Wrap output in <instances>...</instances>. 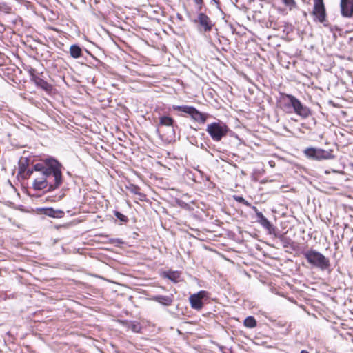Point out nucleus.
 Listing matches in <instances>:
<instances>
[{
    "label": "nucleus",
    "mask_w": 353,
    "mask_h": 353,
    "mask_svg": "<svg viewBox=\"0 0 353 353\" xmlns=\"http://www.w3.org/2000/svg\"><path fill=\"white\" fill-rule=\"evenodd\" d=\"M36 176L32 188L36 190L58 188L62 183L61 163L54 159H48L34 165Z\"/></svg>",
    "instance_id": "obj_1"
},
{
    "label": "nucleus",
    "mask_w": 353,
    "mask_h": 353,
    "mask_svg": "<svg viewBox=\"0 0 353 353\" xmlns=\"http://www.w3.org/2000/svg\"><path fill=\"white\" fill-rule=\"evenodd\" d=\"M279 103L283 110L288 113L294 112L303 119L312 114L311 110L292 94L281 93Z\"/></svg>",
    "instance_id": "obj_2"
},
{
    "label": "nucleus",
    "mask_w": 353,
    "mask_h": 353,
    "mask_svg": "<svg viewBox=\"0 0 353 353\" xmlns=\"http://www.w3.org/2000/svg\"><path fill=\"white\" fill-rule=\"evenodd\" d=\"M307 263L321 270H325L330 267L328 258L315 250H308L302 252Z\"/></svg>",
    "instance_id": "obj_3"
},
{
    "label": "nucleus",
    "mask_w": 353,
    "mask_h": 353,
    "mask_svg": "<svg viewBox=\"0 0 353 353\" xmlns=\"http://www.w3.org/2000/svg\"><path fill=\"white\" fill-rule=\"evenodd\" d=\"M230 131L229 127L223 122L219 121L207 125L206 132L214 141L219 142L225 137Z\"/></svg>",
    "instance_id": "obj_4"
},
{
    "label": "nucleus",
    "mask_w": 353,
    "mask_h": 353,
    "mask_svg": "<svg viewBox=\"0 0 353 353\" xmlns=\"http://www.w3.org/2000/svg\"><path fill=\"white\" fill-rule=\"evenodd\" d=\"M172 109L189 114L192 120L202 124L206 122L208 117V114L199 111L193 106L174 105H172Z\"/></svg>",
    "instance_id": "obj_5"
},
{
    "label": "nucleus",
    "mask_w": 353,
    "mask_h": 353,
    "mask_svg": "<svg viewBox=\"0 0 353 353\" xmlns=\"http://www.w3.org/2000/svg\"><path fill=\"white\" fill-rule=\"evenodd\" d=\"M210 292L206 290H200L197 293L189 296V303L192 309L201 311L205 302L210 299Z\"/></svg>",
    "instance_id": "obj_6"
},
{
    "label": "nucleus",
    "mask_w": 353,
    "mask_h": 353,
    "mask_svg": "<svg viewBox=\"0 0 353 353\" xmlns=\"http://www.w3.org/2000/svg\"><path fill=\"white\" fill-rule=\"evenodd\" d=\"M28 72L30 77V80L34 83L36 86L48 93L52 92L53 86L42 78V73L39 74L36 69L31 67L28 70Z\"/></svg>",
    "instance_id": "obj_7"
},
{
    "label": "nucleus",
    "mask_w": 353,
    "mask_h": 353,
    "mask_svg": "<svg viewBox=\"0 0 353 353\" xmlns=\"http://www.w3.org/2000/svg\"><path fill=\"white\" fill-rule=\"evenodd\" d=\"M303 153L307 158L314 160L329 159L334 157L332 151L312 147L305 149Z\"/></svg>",
    "instance_id": "obj_8"
},
{
    "label": "nucleus",
    "mask_w": 353,
    "mask_h": 353,
    "mask_svg": "<svg viewBox=\"0 0 353 353\" xmlns=\"http://www.w3.org/2000/svg\"><path fill=\"white\" fill-rule=\"evenodd\" d=\"M314 6L312 15L314 21L319 23H324L326 21L327 13L323 0H313Z\"/></svg>",
    "instance_id": "obj_9"
},
{
    "label": "nucleus",
    "mask_w": 353,
    "mask_h": 353,
    "mask_svg": "<svg viewBox=\"0 0 353 353\" xmlns=\"http://www.w3.org/2000/svg\"><path fill=\"white\" fill-rule=\"evenodd\" d=\"M197 21L199 25L203 28L205 32H209L212 30L213 23L208 16L204 13H199L198 15Z\"/></svg>",
    "instance_id": "obj_10"
},
{
    "label": "nucleus",
    "mask_w": 353,
    "mask_h": 353,
    "mask_svg": "<svg viewBox=\"0 0 353 353\" xmlns=\"http://www.w3.org/2000/svg\"><path fill=\"white\" fill-rule=\"evenodd\" d=\"M341 10L343 16H353V0H341Z\"/></svg>",
    "instance_id": "obj_11"
},
{
    "label": "nucleus",
    "mask_w": 353,
    "mask_h": 353,
    "mask_svg": "<svg viewBox=\"0 0 353 353\" xmlns=\"http://www.w3.org/2000/svg\"><path fill=\"white\" fill-rule=\"evenodd\" d=\"M257 217V222L261 224L265 230L268 231L269 234L274 232V228L272 223L263 216L262 212H256Z\"/></svg>",
    "instance_id": "obj_12"
},
{
    "label": "nucleus",
    "mask_w": 353,
    "mask_h": 353,
    "mask_svg": "<svg viewBox=\"0 0 353 353\" xmlns=\"http://www.w3.org/2000/svg\"><path fill=\"white\" fill-rule=\"evenodd\" d=\"M152 299L156 302H158L159 303L165 306L171 305L173 302L172 298L168 296L158 295L154 296Z\"/></svg>",
    "instance_id": "obj_13"
},
{
    "label": "nucleus",
    "mask_w": 353,
    "mask_h": 353,
    "mask_svg": "<svg viewBox=\"0 0 353 353\" xmlns=\"http://www.w3.org/2000/svg\"><path fill=\"white\" fill-rule=\"evenodd\" d=\"M70 54L74 59H78L82 57L83 52L81 48L77 44H73L70 47Z\"/></svg>",
    "instance_id": "obj_14"
},
{
    "label": "nucleus",
    "mask_w": 353,
    "mask_h": 353,
    "mask_svg": "<svg viewBox=\"0 0 353 353\" xmlns=\"http://www.w3.org/2000/svg\"><path fill=\"white\" fill-rule=\"evenodd\" d=\"M43 214L50 217L59 218L63 214V212L61 210H55L52 208H48L43 210Z\"/></svg>",
    "instance_id": "obj_15"
},
{
    "label": "nucleus",
    "mask_w": 353,
    "mask_h": 353,
    "mask_svg": "<svg viewBox=\"0 0 353 353\" xmlns=\"http://www.w3.org/2000/svg\"><path fill=\"white\" fill-rule=\"evenodd\" d=\"M174 120L168 116H163L159 118V125L163 126L171 127L173 126Z\"/></svg>",
    "instance_id": "obj_16"
},
{
    "label": "nucleus",
    "mask_w": 353,
    "mask_h": 353,
    "mask_svg": "<svg viewBox=\"0 0 353 353\" xmlns=\"http://www.w3.org/2000/svg\"><path fill=\"white\" fill-rule=\"evenodd\" d=\"M130 191L139 196V199L141 201H144L146 200V195L140 192V188L137 185H132L130 188Z\"/></svg>",
    "instance_id": "obj_17"
},
{
    "label": "nucleus",
    "mask_w": 353,
    "mask_h": 353,
    "mask_svg": "<svg viewBox=\"0 0 353 353\" xmlns=\"http://www.w3.org/2000/svg\"><path fill=\"white\" fill-rule=\"evenodd\" d=\"M163 275L165 277L169 279L170 280L174 282H177L180 276V274L178 272L171 270L164 272Z\"/></svg>",
    "instance_id": "obj_18"
},
{
    "label": "nucleus",
    "mask_w": 353,
    "mask_h": 353,
    "mask_svg": "<svg viewBox=\"0 0 353 353\" xmlns=\"http://www.w3.org/2000/svg\"><path fill=\"white\" fill-rule=\"evenodd\" d=\"M281 1L290 11L298 8L296 0H281Z\"/></svg>",
    "instance_id": "obj_19"
},
{
    "label": "nucleus",
    "mask_w": 353,
    "mask_h": 353,
    "mask_svg": "<svg viewBox=\"0 0 353 353\" xmlns=\"http://www.w3.org/2000/svg\"><path fill=\"white\" fill-rule=\"evenodd\" d=\"M244 325L248 328H254L256 326V321L253 316L245 318L243 322Z\"/></svg>",
    "instance_id": "obj_20"
},
{
    "label": "nucleus",
    "mask_w": 353,
    "mask_h": 353,
    "mask_svg": "<svg viewBox=\"0 0 353 353\" xmlns=\"http://www.w3.org/2000/svg\"><path fill=\"white\" fill-rule=\"evenodd\" d=\"M28 169V159H25V161H21L19 165L18 173L22 177Z\"/></svg>",
    "instance_id": "obj_21"
},
{
    "label": "nucleus",
    "mask_w": 353,
    "mask_h": 353,
    "mask_svg": "<svg viewBox=\"0 0 353 353\" xmlns=\"http://www.w3.org/2000/svg\"><path fill=\"white\" fill-rule=\"evenodd\" d=\"M0 12H3L6 14H10L12 12V8L5 2H0Z\"/></svg>",
    "instance_id": "obj_22"
},
{
    "label": "nucleus",
    "mask_w": 353,
    "mask_h": 353,
    "mask_svg": "<svg viewBox=\"0 0 353 353\" xmlns=\"http://www.w3.org/2000/svg\"><path fill=\"white\" fill-rule=\"evenodd\" d=\"M114 214L121 222L127 223L129 221V219L128 218L127 216L123 214L119 211H114Z\"/></svg>",
    "instance_id": "obj_23"
},
{
    "label": "nucleus",
    "mask_w": 353,
    "mask_h": 353,
    "mask_svg": "<svg viewBox=\"0 0 353 353\" xmlns=\"http://www.w3.org/2000/svg\"><path fill=\"white\" fill-rule=\"evenodd\" d=\"M129 327L134 332L139 333L141 332V326L139 323L133 322L132 323Z\"/></svg>",
    "instance_id": "obj_24"
},
{
    "label": "nucleus",
    "mask_w": 353,
    "mask_h": 353,
    "mask_svg": "<svg viewBox=\"0 0 353 353\" xmlns=\"http://www.w3.org/2000/svg\"><path fill=\"white\" fill-rule=\"evenodd\" d=\"M284 248L292 247V242L290 238L284 237L283 236H281L280 237Z\"/></svg>",
    "instance_id": "obj_25"
},
{
    "label": "nucleus",
    "mask_w": 353,
    "mask_h": 353,
    "mask_svg": "<svg viewBox=\"0 0 353 353\" xmlns=\"http://www.w3.org/2000/svg\"><path fill=\"white\" fill-rule=\"evenodd\" d=\"M34 173H36V170H34V165L31 169L28 168L26 172H24V174L23 175L22 178L23 179H28Z\"/></svg>",
    "instance_id": "obj_26"
},
{
    "label": "nucleus",
    "mask_w": 353,
    "mask_h": 353,
    "mask_svg": "<svg viewBox=\"0 0 353 353\" xmlns=\"http://www.w3.org/2000/svg\"><path fill=\"white\" fill-rule=\"evenodd\" d=\"M234 199H235V201H236L237 202H239L240 203H242L247 206L250 205V203L242 196H234Z\"/></svg>",
    "instance_id": "obj_27"
},
{
    "label": "nucleus",
    "mask_w": 353,
    "mask_h": 353,
    "mask_svg": "<svg viewBox=\"0 0 353 353\" xmlns=\"http://www.w3.org/2000/svg\"><path fill=\"white\" fill-rule=\"evenodd\" d=\"M195 4L197 6V10L198 11H201L203 8V6L204 5L203 0H194Z\"/></svg>",
    "instance_id": "obj_28"
},
{
    "label": "nucleus",
    "mask_w": 353,
    "mask_h": 353,
    "mask_svg": "<svg viewBox=\"0 0 353 353\" xmlns=\"http://www.w3.org/2000/svg\"><path fill=\"white\" fill-rule=\"evenodd\" d=\"M301 353H309V352L307 350H302L301 351Z\"/></svg>",
    "instance_id": "obj_29"
}]
</instances>
